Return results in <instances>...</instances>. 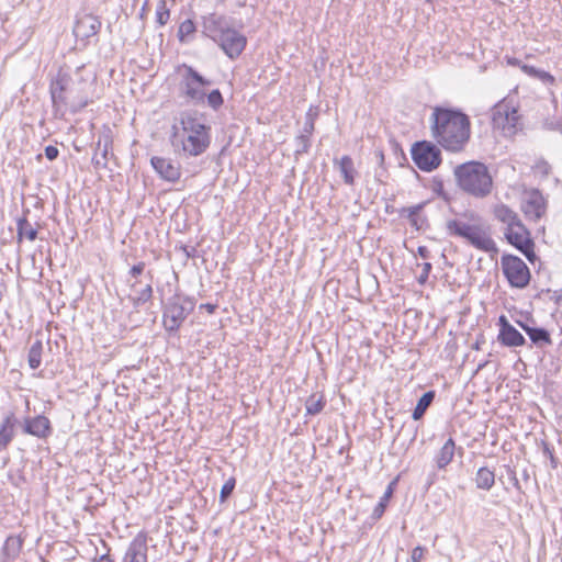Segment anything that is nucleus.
I'll return each instance as SVG.
<instances>
[{
    "label": "nucleus",
    "mask_w": 562,
    "mask_h": 562,
    "mask_svg": "<svg viewBox=\"0 0 562 562\" xmlns=\"http://www.w3.org/2000/svg\"><path fill=\"white\" fill-rule=\"evenodd\" d=\"M431 134L438 145L451 153H461L471 138L469 115L459 109L436 106L430 116Z\"/></svg>",
    "instance_id": "nucleus-1"
},
{
    "label": "nucleus",
    "mask_w": 562,
    "mask_h": 562,
    "mask_svg": "<svg viewBox=\"0 0 562 562\" xmlns=\"http://www.w3.org/2000/svg\"><path fill=\"white\" fill-rule=\"evenodd\" d=\"M180 132L172 135L175 150L183 157H196L211 145V126L203 123L196 113L184 112L180 116Z\"/></svg>",
    "instance_id": "nucleus-2"
},
{
    "label": "nucleus",
    "mask_w": 562,
    "mask_h": 562,
    "mask_svg": "<svg viewBox=\"0 0 562 562\" xmlns=\"http://www.w3.org/2000/svg\"><path fill=\"white\" fill-rule=\"evenodd\" d=\"M80 86V82H75L70 76L63 72L50 81L49 93L55 117H64L67 110L78 113L89 104V95Z\"/></svg>",
    "instance_id": "nucleus-3"
},
{
    "label": "nucleus",
    "mask_w": 562,
    "mask_h": 562,
    "mask_svg": "<svg viewBox=\"0 0 562 562\" xmlns=\"http://www.w3.org/2000/svg\"><path fill=\"white\" fill-rule=\"evenodd\" d=\"M461 190L475 198H485L492 191L493 180L487 167L480 161H468L454 168Z\"/></svg>",
    "instance_id": "nucleus-4"
},
{
    "label": "nucleus",
    "mask_w": 562,
    "mask_h": 562,
    "mask_svg": "<svg viewBox=\"0 0 562 562\" xmlns=\"http://www.w3.org/2000/svg\"><path fill=\"white\" fill-rule=\"evenodd\" d=\"M193 299L175 294L169 297L162 308V324L168 333H177L189 314L194 310Z\"/></svg>",
    "instance_id": "nucleus-5"
},
{
    "label": "nucleus",
    "mask_w": 562,
    "mask_h": 562,
    "mask_svg": "<svg viewBox=\"0 0 562 562\" xmlns=\"http://www.w3.org/2000/svg\"><path fill=\"white\" fill-rule=\"evenodd\" d=\"M492 124L505 137L514 136L521 128L518 109L510 101L502 100L492 109Z\"/></svg>",
    "instance_id": "nucleus-6"
},
{
    "label": "nucleus",
    "mask_w": 562,
    "mask_h": 562,
    "mask_svg": "<svg viewBox=\"0 0 562 562\" xmlns=\"http://www.w3.org/2000/svg\"><path fill=\"white\" fill-rule=\"evenodd\" d=\"M181 69L183 74L180 86L183 94L195 104L203 103L206 97L205 88L212 83L211 80L203 77L192 66L183 64Z\"/></svg>",
    "instance_id": "nucleus-7"
},
{
    "label": "nucleus",
    "mask_w": 562,
    "mask_h": 562,
    "mask_svg": "<svg viewBox=\"0 0 562 562\" xmlns=\"http://www.w3.org/2000/svg\"><path fill=\"white\" fill-rule=\"evenodd\" d=\"M415 165L425 172H430L441 164V150L428 140L416 142L411 149Z\"/></svg>",
    "instance_id": "nucleus-8"
},
{
    "label": "nucleus",
    "mask_w": 562,
    "mask_h": 562,
    "mask_svg": "<svg viewBox=\"0 0 562 562\" xmlns=\"http://www.w3.org/2000/svg\"><path fill=\"white\" fill-rule=\"evenodd\" d=\"M501 263L510 286L524 289L529 284L530 270L522 259L514 255H503Z\"/></svg>",
    "instance_id": "nucleus-9"
},
{
    "label": "nucleus",
    "mask_w": 562,
    "mask_h": 562,
    "mask_svg": "<svg viewBox=\"0 0 562 562\" xmlns=\"http://www.w3.org/2000/svg\"><path fill=\"white\" fill-rule=\"evenodd\" d=\"M505 237L507 241L518 249L529 261L536 257L533 251V241L530 238V233L522 224L518 222L513 226L506 227Z\"/></svg>",
    "instance_id": "nucleus-10"
},
{
    "label": "nucleus",
    "mask_w": 562,
    "mask_h": 562,
    "mask_svg": "<svg viewBox=\"0 0 562 562\" xmlns=\"http://www.w3.org/2000/svg\"><path fill=\"white\" fill-rule=\"evenodd\" d=\"M218 46L231 59L239 57L246 47L247 38L234 29V25L216 40Z\"/></svg>",
    "instance_id": "nucleus-11"
},
{
    "label": "nucleus",
    "mask_w": 562,
    "mask_h": 562,
    "mask_svg": "<svg viewBox=\"0 0 562 562\" xmlns=\"http://www.w3.org/2000/svg\"><path fill=\"white\" fill-rule=\"evenodd\" d=\"M203 32L206 36L216 42L233 25V19L224 14L211 13L203 18Z\"/></svg>",
    "instance_id": "nucleus-12"
},
{
    "label": "nucleus",
    "mask_w": 562,
    "mask_h": 562,
    "mask_svg": "<svg viewBox=\"0 0 562 562\" xmlns=\"http://www.w3.org/2000/svg\"><path fill=\"white\" fill-rule=\"evenodd\" d=\"M100 29L99 18L87 13L77 18L72 32L77 40L86 42L90 37L97 36Z\"/></svg>",
    "instance_id": "nucleus-13"
},
{
    "label": "nucleus",
    "mask_w": 562,
    "mask_h": 562,
    "mask_svg": "<svg viewBox=\"0 0 562 562\" xmlns=\"http://www.w3.org/2000/svg\"><path fill=\"white\" fill-rule=\"evenodd\" d=\"M521 210L526 217L537 221L546 212L544 198L539 190H531L526 193Z\"/></svg>",
    "instance_id": "nucleus-14"
},
{
    "label": "nucleus",
    "mask_w": 562,
    "mask_h": 562,
    "mask_svg": "<svg viewBox=\"0 0 562 562\" xmlns=\"http://www.w3.org/2000/svg\"><path fill=\"white\" fill-rule=\"evenodd\" d=\"M147 535L138 532L131 541L122 562H148Z\"/></svg>",
    "instance_id": "nucleus-15"
},
{
    "label": "nucleus",
    "mask_w": 562,
    "mask_h": 562,
    "mask_svg": "<svg viewBox=\"0 0 562 562\" xmlns=\"http://www.w3.org/2000/svg\"><path fill=\"white\" fill-rule=\"evenodd\" d=\"M150 164L159 177L168 182H177L181 177L180 166L168 158L155 156Z\"/></svg>",
    "instance_id": "nucleus-16"
},
{
    "label": "nucleus",
    "mask_w": 562,
    "mask_h": 562,
    "mask_svg": "<svg viewBox=\"0 0 562 562\" xmlns=\"http://www.w3.org/2000/svg\"><path fill=\"white\" fill-rule=\"evenodd\" d=\"M23 431L40 439H46L52 434V425L44 415L26 417L23 423Z\"/></svg>",
    "instance_id": "nucleus-17"
},
{
    "label": "nucleus",
    "mask_w": 562,
    "mask_h": 562,
    "mask_svg": "<svg viewBox=\"0 0 562 562\" xmlns=\"http://www.w3.org/2000/svg\"><path fill=\"white\" fill-rule=\"evenodd\" d=\"M467 240L474 246L476 249L491 252L497 251L495 241L490 237V235L482 229L480 226H475Z\"/></svg>",
    "instance_id": "nucleus-18"
},
{
    "label": "nucleus",
    "mask_w": 562,
    "mask_h": 562,
    "mask_svg": "<svg viewBox=\"0 0 562 562\" xmlns=\"http://www.w3.org/2000/svg\"><path fill=\"white\" fill-rule=\"evenodd\" d=\"M18 420L13 412L8 413L0 427V451L7 449L14 437V427Z\"/></svg>",
    "instance_id": "nucleus-19"
},
{
    "label": "nucleus",
    "mask_w": 562,
    "mask_h": 562,
    "mask_svg": "<svg viewBox=\"0 0 562 562\" xmlns=\"http://www.w3.org/2000/svg\"><path fill=\"white\" fill-rule=\"evenodd\" d=\"M498 340L506 347H519L526 344L525 337L513 325H506L499 329Z\"/></svg>",
    "instance_id": "nucleus-20"
},
{
    "label": "nucleus",
    "mask_w": 562,
    "mask_h": 562,
    "mask_svg": "<svg viewBox=\"0 0 562 562\" xmlns=\"http://www.w3.org/2000/svg\"><path fill=\"white\" fill-rule=\"evenodd\" d=\"M454 452L456 442L452 438H449L435 457L437 468L445 469L453 460Z\"/></svg>",
    "instance_id": "nucleus-21"
},
{
    "label": "nucleus",
    "mask_w": 562,
    "mask_h": 562,
    "mask_svg": "<svg viewBox=\"0 0 562 562\" xmlns=\"http://www.w3.org/2000/svg\"><path fill=\"white\" fill-rule=\"evenodd\" d=\"M335 165L338 166V169L344 178V181L348 186H352L355 183V177L357 171L353 166V160L350 156H342L339 160H334Z\"/></svg>",
    "instance_id": "nucleus-22"
},
{
    "label": "nucleus",
    "mask_w": 562,
    "mask_h": 562,
    "mask_svg": "<svg viewBox=\"0 0 562 562\" xmlns=\"http://www.w3.org/2000/svg\"><path fill=\"white\" fill-rule=\"evenodd\" d=\"M425 206V203H419L416 205L403 207L400 211V215L403 217H407L411 225L414 226L416 229H420L425 223V217L420 215V212L423 211Z\"/></svg>",
    "instance_id": "nucleus-23"
},
{
    "label": "nucleus",
    "mask_w": 562,
    "mask_h": 562,
    "mask_svg": "<svg viewBox=\"0 0 562 562\" xmlns=\"http://www.w3.org/2000/svg\"><path fill=\"white\" fill-rule=\"evenodd\" d=\"M494 216L507 227L520 222L518 214L505 204H497L493 210Z\"/></svg>",
    "instance_id": "nucleus-24"
},
{
    "label": "nucleus",
    "mask_w": 562,
    "mask_h": 562,
    "mask_svg": "<svg viewBox=\"0 0 562 562\" xmlns=\"http://www.w3.org/2000/svg\"><path fill=\"white\" fill-rule=\"evenodd\" d=\"M525 333L530 338L531 342L535 344L537 347H543L547 345H551V337L550 333L542 327H527L525 328Z\"/></svg>",
    "instance_id": "nucleus-25"
},
{
    "label": "nucleus",
    "mask_w": 562,
    "mask_h": 562,
    "mask_svg": "<svg viewBox=\"0 0 562 562\" xmlns=\"http://www.w3.org/2000/svg\"><path fill=\"white\" fill-rule=\"evenodd\" d=\"M37 228L34 227L27 218L21 217L16 222V238L18 241H21L23 238H26L31 241H34L37 238Z\"/></svg>",
    "instance_id": "nucleus-26"
},
{
    "label": "nucleus",
    "mask_w": 562,
    "mask_h": 562,
    "mask_svg": "<svg viewBox=\"0 0 562 562\" xmlns=\"http://www.w3.org/2000/svg\"><path fill=\"white\" fill-rule=\"evenodd\" d=\"M495 483V473L486 467L480 468L475 475V485L480 490L490 491Z\"/></svg>",
    "instance_id": "nucleus-27"
},
{
    "label": "nucleus",
    "mask_w": 562,
    "mask_h": 562,
    "mask_svg": "<svg viewBox=\"0 0 562 562\" xmlns=\"http://www.w3.org/2000/svg\"><path fill=\"white\" fill-rule=\"evenodd\" d=\"M435 396H436L435 391H427L426 393H424L420 396V398L418 400V402L413 411L412 417L414 420H419L424 417L425 413L427 412V409L434 402Z\"/></svg>",
    "instance_id": "nucleus-28"
},
{
    "label": "nucleus",
    "mask_w": 562,
    "mask_h": 562,
    "mask_svg": "<svg viewBox=\"0 0 562 562\" xmlns=\"http://www.w3.org/2000/svg\"><path fill=\"white\" fill-rule=\"evenodd\" d=\"M23 541L18 536H9L3 544L2 553L7 560H14L21 552Z\"/></svg>",
    "instance_id": "nucleus-29"
},
{
    "label": "nucleus",
    "mask_w": 562,
    "mask_h": 562,
    "mask_svg": "<svg viewBox=\"0 0 562 562\" xmlns=\"http://www.w3.org/2000/svg\"><path fill=\"white\" fill-rule=\"evenodd\" d=\"M396 484V480L392 481L389 486L386 487L384 494L382 495V497L380 498L379 503L375 505L372 514H371V517L373 520H379L385 509H386V506L389 504V501L390 498L392 497L393 495V492H394V485Z\"/></svg>",
    "instance_id": "nucleus-30"
},
{
    "label": "nucleus",
    "mask_w": 562,
    "mask_h": 562,
    "mask_svg": "<svg viewBox=\"0 0 562 562\" xmlns=\"http://www.w3.org/2000/svg\"><path fill=\"white\" fill-rule=\"evenodd\" d=\"M475 226L476 225H470L458 220H450L447 222V229L449 234L462 237L464 239L469 237Z\"/></svg>",
    "instance_id": "nucleus-31"
},
{
    "label": "nucleus",
    "mask_w": 562,
    "mask_h": 562,
    "mask_svg": "<svg viewBox=\"0 0 562 562\" xmlns=\"http://www.w3.org/2000/svg\"><path fill=\"white\" fill-rule=\"evenodd\" d=\"M326 402L323 395L312 394L305 402V409L307 415H317L319 414Z\"/></svg>",
    "instance_id": "nucleus-32"
},
{
    "label": "nucleus",
    "mask_w": 562,
    "mask_h": 562,
    "mask_svg": "<svg viewBox=\"0 0 562 562\" xmlns=\"http://www.w3.org/2000/svg\"><path fill=\"white\" fill-rule=\"evenodd\" d=\"M43 344L41 340L33 342L29 350L27 361L31 369H37L42 362Z\"/></svg>",
    "instance_id": "nucleus-33"
},
{
    "label": "nucleus",
    "mask_w": 562,
    "mask_h": 562,
    "mask_svg": "<svg viewBox=\"0 0 562 562\" xmlns=\"http://www.w3.org/2000/svg\"><path fill=\"white\" fill-rule=\"evenodd\" d=\"M520 68L526 75L540 79L543 82L552 83L554 81V77L551 74L544 70L537 69L533 66L524 64L520 66Z\"/></svg>",
    "instance_id": "nucleus-34"
},
{
    "label": "nucleus",
    "mask_w": 562,
    "mask_h": 562,
    "mask_svg": "<svg viewBox=\"0 0 562 562\" xmlns=\"http://www.w3.org/2000/svg\"><path fill=\"white\" fill-rule=\"evenodd\" d=\"M153 297V286L150 283L146 284V286L144 289H142L140 291H137V294L135 296H130V300L132 301L133 303V306L135 308L144 305L145 303H147L148 301H150V299Z\"/></svg>",
    "instance_id": "nucleus-35"
},
{
    "label": "nucleus",
    "mask_w": 562,
    "mask_h": 562,
    "mask_svg": "<svg viewBox=\"0 0 562 562\" xmlns=\"http://www.w3.org/2000/svg\"><path fill=\"white\" fill-rule=\"evenodd\" d=\"M311 147V139L308 135H299L295 138V156H300L302 154H306Z\"/></svg>",
    "instance_id": "nucleus-36"
},
{
    "label": "nucleus",
    "mask_w": 562,
    "mask_h": 562,
    "mask_svg": "<svg viewBox=\"0 0 562 562\" xmlns=\"http://www.w3.org/2000/svg\"><path fill=\"white\" fill-rule=\"evenodd\" d=\"M207 104L217 111L224 104V98L218 89L212 90L206 94Z\"/></svg>",
    "instance_id": "nucleus-37"
},
{
    "label": "nucleus",
    "mask_w": 562,
    "mask_h": 562,
    "mask_svg": "<svg viewBox=\"0 0 562 562\" xmlns=\"http://www.w3.org/2000/svg\"><path fill=\"white\" fill-rule=\"evenodd\" d=\"M170 16V12L166 5V1L162 0L159 2L157 10H156V21L159 25H165Z\"/></svg>",
    "instance_id": "nucleus-38"
},
{
    "label": "nucleus",
    "mask_w": 562,
    "mask_h": 562,
    "mask_svg": "<svg viewBox=\"0 0 562 562\" xmlns=\"http://www.w3.org/2000/svg\"><path fill=\"white\" fill-rule=\"evenodd\" d=\"M195 31V25L193 23V21L191 20H186L183 21L180 26H179V31H178V35H179V40L181 42L184 41V38L191 34H193Z\"/></svg>",
    "instance_id": "nucleus-39"
},
{
    "label": "nucleus",
    "mask_w": 562,
    "mask_h": 562,
    "mask_svg": "<svg viewBox=\"0 0 562 562\" xmlns=\"http://www.w3.org/2000/svg\"><path fill=\"white\" fill-rule=\"evenodd\" d=\"M236 485L235 477L228 479L225 484L222 486L220 492V501L221 503H224L233 493Z\"/></svg>",
    "instance_id": "nucleus-40"
},
{
    "label": "nucleus",
    "mask_w": 562,
    "mask_h": 562,
    "mask_svg": "<svg viewBox=\"0 0 562 562\" xmlns=\"http://www.w3.org/2000/svg\"><path fill=\"white\" fill-rule=\"evenodd\" d=\"M106 161H108V149H106V147H104V149L101 153H95L93 158H92V162L94 164V166H103V167H105L106 166Z\"/></svg>",
    "instance_id": "nucleus-41"
},
{
    "label": "nucleus",
    "mask_w": 562,
    "mask_h": 562,
    "mask_svg": "<svg viewBox=\"0 0 562 562\" xmlns=\"http://www.w3.org/2000/svg\"><path fill=\"white\" fill-rule=\"evenodd\" d=\"M425 551H426V549L422 546L415 547L411 554V561L412 562H422V560L424 559Z\"/></svg>",
    "instance_id": "nucleus-42"
},
{
    "label": "nucleus",
    "mask_w": 562,
    "mask_h": 562,
    "mask_svg": "<svg viewBox=\"0 0 562 562\" xmlns=\"http://www.w3.org/2000/svg\"><path fill=\"white\" fill-rule=\"evenodd\" d=\"M430 271H431V263L430 262H425L423 265V271H422L420 276L417 279L419 284L423 285V284H425L427 282Z\"/></svg>",
    "instance_id": "nucleus-43"
},
{
    "label": "nucleus",
    "mask_w": 562,
    "mask_h": 562,
    "mask_svg": "<svg viewBox=\"0 0 562 562\" xmlns=\"http://www.w3.org/2000/svg\"><path fill=\"white\" fill-rule=\"evenodd\" d=\"M59 155V150L57 147L53 145H48L45 147V156L48 160L53 161L55 160Z\"/></svg>",
    "instance_id": "nucleus-44"
},
{
    "label": "nucleus",
    "mask_w": 562,
    "mask_h": 562,
    "mask_svg": "<svg viewBox=\"0 0 562 562\" xmlns=\"http://www.w3.org/2000/svg\"><path fill=\"white\" fill-rule=\"evenodd\" d=\"M145 269V262L140 261L136 265H134L131 269H130V276L133 277V278H137L139 274L143 273Z\"/></svg>",
    "instance_id": "nucleus-45"
},
{
    "label": "nucleus",
    "mask_w": 562,
    "mask_h": 562,
    "mask_svg": "<svg viewBox=\"0 0 562 562\" xmlns=\"http://www.w3.org/2000/svg\"><path fill=\"white\" fill-rule=\"evenodd\" d=\"M434 190L438 193V195L442 196L445 200L448 199L446 192L443 191V184L441 181L435 183Z\"/></svg>",
    "instance_id": "nucleus-46"
},
{
    "label": "nucleus",
    "mask_w": 562,
    "mask_h": 562,
    "mask_svg": "<svg viewBox=\"0 0 562 562\" xmlns=\"http://www.w3.org/2000/svg\"><path fill=\"white\" fill-rule=\"evenodd\" d=\"M417 252L424 259H428L429 255H430V251L428 250V248L426 246H419L417 248Z\"/></svg>",
    "instance_id": "nucleus-47"
},
{
    "label": "nucleus",
    "mask_w": 562,
    "mask_h": 562,
    "mask_svg": "<svg viewBox=\"0 0 562 562\" xmlns=\"http://www.w3.org/2000/svg\"><path fill=\"white\" fill-rule=\"evenodd\" d=\"M314 131V123L313 121H307L304 124V134L303 135H311Z\"/></svg>",
    "instance_id": "nucleus-48"
},
{
    "label": "nucleus",
    "mask_w": 562,
    "mask_h": 562,
    "mask_svg": "<svg viewBox=\"0 0 562 562\" xmlns=\"http://www.w3.org/2000/svg\"><path fill=\"white\" fill-rule=\"evenodd\" d=\"M91 562H114L111 557L105 553L100 555L99 558L93 559Z\"/></svg>",
    "instance_id": "nucleus-49"
},
{
    "label": "nucleus",
    "mask_w": 562,
    "mask_h": 562,
    "mask_svg": "<svg viewBox=\"0 0 562 562\" xmlns=\"http://www.w3.org/2000/svg\"><path fill=\"white\" fill-rule=\"evenodd\" d=\"M538 168L546 175L549 173V170H550V165L547 162V161H540L538 164Z\"/></svg>",
    "instance_id": "nucleus-50"
},
{
    "label": "nucleus",
    "mask_w": 562,
    "mask_h": 562,
    "mask_svg": "<svg viewBox=\"0 0 562 562\" xmlns=\"http://www.w3.org/2000/svg\"><path fill=\"white\" fill-rule=\"evenodd\" d=\"M498 325H499V329H503L506 325H512V324L508 322V319L506 318L505 315H502L498 318Z\"/></svg>",
    "instance_id": "nucleus-51"
},
{
    "label": "nucleus",
    "mask_w": 562,
    "mask_h": 562,
    "mask_svg": "<svg viewBox=\"0 0 562 562\" xmlns=\"http://www.w3.org/2000/svg\"><path fill=\"white\" fill-rule=\"evenodd\" d=\"M200 307L205 308L209 313H213L216 306L213 304L206 303V304H201Z\"/></svg>",
    "instance_id": "nucleus-52"
},
{
    "label": "nucleus",
    "mask_w": 562,
    "mask_h": 562,
    "mask_svg": "<svg viewBox=\"0 0 562 562\" xmlns=\"http://www.w3.org/2000/svg\"><path fill=\"white\" fill-rule=\"evenodd\" d=\"M376 157H378V159H379V165H380L381 167H383V164H384V154H383L382 151H378V153H376Z\"/></svg>",
    "instance_id": "nucleus-53"
},
{
    "label": "nucleus",
    "mask_w": 562,
    "mask_h": 562,
    "mask_svg": "<svg viewBox=\"0 0 562 562\" xmlns=\"http://www.w3.org/2000/svg\"><path fill=\"white\" fill-rule=\"evenodd\" d=\"M517 324L520 326V328L525 331V328L530 327L527 323H524L521 321H517Z\"/></svg>",
    "instance_id": "nucleus-54"
},
{
    "label": "nucleus",
    "mask_w": 562,
    "mask_h": 562,
    "mask_svg": "<svg viewBox=\"0 0 562 562\" xmlns=\"http://www.w3.org/2000/svg\"><path fill=\"white\" fill-rule=\"evenodd\" d=\"M514 486H515L517 490H520V485H519L518 479H517L516 476H514Z\"/></svg>",
    "instance_id": "nucleus-55"
},
{
    "label": "nucleus",
    "mask_w": 562,
    "mask_h": 562,
    "mask_svg": "<svg viewBox=\"0 0 562 562\" xmlns=\"http://www.w3.org/2000/svg\"><path fill=\"white\" fill-rule=\"evenodd\" d=\"M508 63L512 65H519V61L517 59L508 60Z\"/></svg>",
    "instance_id": "nucleus-56"
},
{
    "label": "nucleus",
    "mask_w": 562,
    "mask_h": 562,
    "mask_svg": "<svg viewBox=\"0 0 562 562\" xmlns=\"http://www.w3.org/2000/svg\"><path fill=\"white\" fill-rule=\"evenodd\" d=\"M132 289L136 288V282L131 285Z\"/></svg>",
    "instance_id": "nucleus-57"
},
{
    "label": "nucleus",
    "mask_w": 562,
    "mask_h": 562,
    "mask_svg": "<svg viewBox=\"0 0 562 562\" xmlns=\"http://www.w3.org/2000/svg\"><path fill=\"white\" fill-rule=\"evenodd\" d=\"M428 2H432L434 0H427Z\"/></svg>",
    "instance_id": "nucleus-58"
},
{
    "label": "nucleus",
    "mask_w": 562,
    "mask_h": 562,
    "mask_svg": "<svg viewBox=\"0 0 562 562\" xmlns=\"http://www.w3.org/2000/svg\"><path fill=\"white\" fill-rule=\"evenodd\" d=\"M561 334H562V327H561Z\"/></svg>",
    "instance_id": "nucleus-59"
}]
</instances>
